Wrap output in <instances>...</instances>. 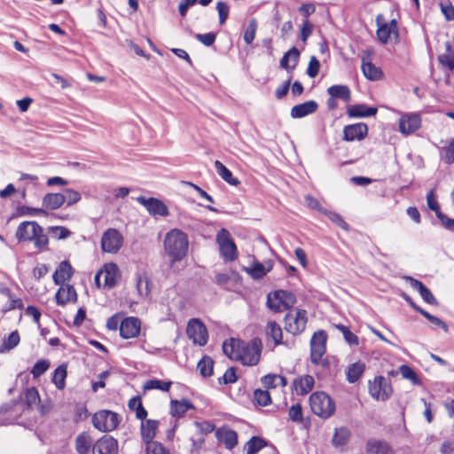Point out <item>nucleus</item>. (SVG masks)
I'll use <instances>...</instances> for the list:
<instances>
[{
	"instance_id": "nucleus-18",
	"label": "nucleus",
	"mask_w": 454,
	"mask_h": 454,
	"mask_svg": "<svg viewBox=\"0 0 454 454\" xmlns=\"http://www.w3.org/2000/svg\"><path fill=\"white\" fill-rule=\"evenodd\" d=\"M381 15H379L376 19L378 24L377 36L379 40L387 43L392 35L398 36L397 22L395 19L391 20L389 23H380Z\"/></svg>"
},
{
	"instance_id": "nucleus-4",
	"label": "nucleus",
	"mask_w": 454,
	"mask_h": 454,
	"mask_svg": "<svg viewBox=\"0 0 454 454\" xmlns=\"http://www.w3.org/2000/svg\"><path fill=\"white\" fill-rule=\"evenodd\" d=\"M296 303L295 295L289 291L277 290L267 295V307L274 312L288 309Z\"/></svg>"
},
{
	"instance_id": "nucleus-34",
	"label": "nucleus",
	"mask_w": 454,
	"mask_h": 454,
	"mask_svg": "<svg viewBox=\"0 0 454 454\" xmlns=\"http://www.w3.org/2000/svg\"><path fill=\"white\" fill-rule=\"evenodd\" d=\"M65 202L62 193H47L43 198V206L51 210L59 208Z\"/></svg>"
},
{
	"instance_id": "nucleus-41",
	"label": "nucleus",
	"mask_w": 454,
	"mask_h": 454,
	"mask_svg": "<svg viewBox=\"0 0 454 454\" xmlns=\"http://www.w3.org/2000/svg\"><path fill=\"white\" fill-rule=\"evenodd\" d=\"M268 445V442L260 436H252L246 443L247 454H256Z\"/></svg>"
},
{
	"instance_id": "nucleus-58",
	"label": "nucleus",
	"mask_w": 454,
	"mask_h": 454,
	"mask_svg": "<svg viewBox=\"0 0 454 454\" xmlns=\"http://www.w3.org/2000/svg\"><path fill=\"white\" fill-rule=\"evenodd\" d=\"M325 215L336 225L340 227L343 230H348V224L346 223V221L343 219V217L339 215L338 213L333 212V211H325Z\"/></svg>"
},
{
	"instance_id": "nucleus-26",
	"label": "nucleus",
	"mask_w": 454,
	"mask_h": 454,
	"mask_svg": "<svg viewBox=\"0 0 454 454\" xmlns=\"http://www.w3.org/2000/svg\"><path fill=\"white\" fill-rule=\"evenodd\" d=\"M73 274L74 269L70 262L68 261H63L53 273L52 278L56 285H62L65 281L70 280Z\"/></svg>"
},
{
	"instance_id": "nucleus-22",
	"label": "nucleus",
	"mask_w": 454,
	"mask_h": 454,
	"mask_svg": "<svg viewBox=\"0 0 454 454\" xmlns=\"http://www.w3.org/2000/svg\"><path fill=\"white\" fill-rule=\"evenodd\" d=\"M60 287L56 293V302L58 305L64 306L69 301H76L77 294L74 287L71 285H59Z\"/></svg>"
},
{
	"instance_id": "nucleus-61",
	"label": "nucleus",
	"mask_w": 454,
	"mask_h": 454,
	"mask_svg": "<svg viewBox=\"0 0 454 454\" xmlns=\"http://www.w3.org/2000/svg\"><path fill=\"white\" fill-rule=\"evenodd\" d=\"M195 38L205 46H211L216 39V34L209 32L207 34H195Z\"/></svg>"
},
{
	"instance_id": "nucleus-46",
	"label": "nucleus",
	"mask_w": 454,
	"mask_h": 454,
	"mask_svg": "<svg viewBox=\"0 0 454 454\" xmlns=\"http://www.w3.org/2000/svg\"><path fill=\"white\" fill-rule=\"evenodd\" d=\"M172 386V381H164L158 379L147 380L144 385L145 390L158 389L163 392H168Z\"/></svg>"
},
{
	"instance_id": "nucleus-7",
	"label": "nucleus",
	"mask_w": 454,
	"mask_h": 454,
	"mask_svg": "<svg viewBox=\"0 0 454 454\" xmlns=\"http://www.w3.org/2000/svg\"><path fill=\"white\" fill-rule=\"evenodd\" d=\"M216 240L219 245L221 256L228 262L235 261L238 257V251L230 232L225 229H222L216 236Z\"/></svg>"
},
{
	"instance_id": "nucleus-8",
	"label": "nucleus",
	"mask_w": 454,
	"mask_h": 454,
	"mask_svg": "<svg viewBox=\"0 0 454 454\" xmlns=\"http://www.w3.org/2000/svg\"><path fill=\"white\" fill-rule=\"evenodd\" d=\"M307 311L305 309H296L295 314L287 313L285 317V329L297 335L302 333L307 325Z\"/></svg>"
},
{
	"instance_id": "nucleus-64",
	"label": "nucleus",
	"mask_w": 454,
	"mask_h": 454,
	"mask_svg": "<svg viewBox=\"0 0 454 454\" xmlns=\"http://www.w3.org/2000/svg\"><path fill=\"white\" fill-rule=\"evenodd\" d=\"M146 450L147 454H169L168 450L158 442H150L146 447Z\"/></svg>"
},
{
	"instance_id": "nucleus-23",
	"label": "nucleus",
	"mask_w": 454,
	"mask_h": 454,
	"mask_svg": "<svg viewBox=\"0 0 454 454\" xmlns=\"http://www.w3.org/2000/svg\"><path fill=\"white\" fill-rule=\"evenodd\" d=\"M406 279L409 281L411 286L417 290L421 298L424 300L425 302L430 304V305H437V300L432 294V292L419 280L412 278V277H407Z\"/></svg>"
},
{
	"instance_id": "nucleus-39",
	"label": "nucleus",
	"mask_w": 454,
	"mask_h": 454,
	"mask_svg": "<svg viewBox=\"0 0 454 454\" xmlns=\"http://www.w3.org/2000/svg\"><path fill=\"white\" fill-rule=\"evenodd\" d=\"M215 167L217 174L229 184L237 186L240 184V181L238 178L233 177L231 171L227 168L220 160L215 161Z\"/></svg>"
},
{
	"instance_id": "nucleus-57",
	"label": "nucleus",
	"mask_w": 454,
	"mask_h": 454,
	"mask_svg": "<svg viewBox=\"0 0 454 454\" xmlns=\"http://www.w3.org/2000/svg\"><path fill=\"white\" fill-rule=\"evenodd\" d=\"M48 230L58 239H65L71 235V231L64 226H51Z\"/></svg>"
},
{
	"instance_id": "nucleus-13",
	"label": "nucleus",
	"mask_w": 454,
	"mask_h": 454,
	"mask_svg": "<svg viewBox=\"0 0 454 454\" xmlns=\"http://www.w3.org/2000/svg\"><path fill=\"white\" fill-rule=\"evenodd\" d=\"M421 126V118L419 114H404L399 119V131L403 135H411Z\"/></svg>"
},
{
	"instance_id": "nucleus-25",
	"label": "nucleus",
	"mask_w": 454,
	"mask_h": 454,
	"mask_svg": "<svg viewBox=\"0 0 454 454\" xmlns=\"http://www.w3.org/2000/svg\"><path fill=\"white\" fill-rule=\"evenodd\" d=\"M378 109L372 106H367L365 104H356L348 106L347 114L350 118H366L377 114Z\"/></svg>"
},
{
	"instance_id": "nucleus-51",
	"label": "nucleus",
	"mask_w": 454,
	"mask_h": 454,
	"mask_svg": "<svg viewBox=\"0 0 454 454\" xmlns=\"http://www.w3.org/2000/svg\"><path fill=\"white\" fill-rule=\"evenodd\" d=\"M436 188L431 189L427 194V204L430 210L435 213L436 217L442 212L441 211L440 205L436 200L435 194Z\"/></svg>"
},
{
	"instance_id": "nucleus-56",
	"label": "nucleus",
	"mask_w": 454,
	"mask_h": 454,
	"mask_svg": "<svg viewBox=\"0 0 454 454\" xmlns=\"http://www.w3.org/2000/svg\"><path fill=\"white\" fill-rule=\"evenodd\" d=\"M314 25L309 21V19H304L301 27V40L305 43L308 38L312 35Z\"/></svg>"
},
{
	"instance_id": "nucleus-27",
	"label": "nucleus",
	"mask_w": 454,
	"mask_h": 454,
	"mask_svg": "<svg viewBox=\"0 0 454 454\" xmlns=\"http://www.w3.org/2000/svg\"><path fill=\"white\" fill-rule=\"evenodd\" d=\"M158 426L159 421L155 419H147L141 423V437L147 445L150 442H154L153 440L155 437Z\"/></svg>"
},
{
	"instance_id": "nucleus-37",
	"label": "nucleus",
	"mask_w": 454,
	"mask_h": 454,
	"mask_svg": "<svg viewBox=\"0 0 454 454\" xmlns=\"http://www.w3.org/2000/svg\"><path fill=\"white\" fill-rule=\"evenodd\" d=\"M364 370L365 364L362 362L350 364L346 371L347 380L349 383L356 382L363 375Z\"/></svg>"
},
{
	"instance_id": "nucleus-14",
	"label": "nucleus",
	"mask_w": 454,
	"mask_h": 454,
	"mask_svg": "<svg viewBox=\"0 0 454 454\" xmlns=\"http://www.w3.org/2000/svg\"><path fill=\"white\" fill-rule=\"evenodd\" d=\"M369 391L372 397L386 400L390 396L392 387L383 376H378L374 379L373 382L370 384Z\"/></svg>"
},
{
	"instance_id": "nucleus-33",
	"label": "nucleus",
	"mask_w": 454,
	"mask_h": 454,
	"mask_svg": "<svg viewBox=\"0 0 454 454\" xmlns=\"http://www.w3.org/2000/svg\"><path fill=\"white\" fill-rule=\"evenodd\" d=\"M261 382L263 387L266 389L276 388L277 387H286L287 385V380L286 377L275 374L269 373L261 378Z\"/></svg>"
},
{
	"instance_id": "nucleus-44",
	"label": "nucleus",
	"mask_w": 454,
	"mask_h": 454,
	"mask_svg": "<svg viewBox=\"0 0 454 454\" xmlns=\"http://www.w3.org/2000/svg\"><path fill=\"white\" fill-rule=\"evenodd\" d=\"M197 368L203 377H210L214 372V360L209 356H203L199 361Z\"/></svg>"
},
{
	"instance_id": "nucleus-38",
	"label": "nucleus",
	"mask_w": 454,
	"mask_h": 454,
	"mask_svg": "<svg viewBox=\"0 0 454 454\" xmlns=\"http://www.w3.org/2000/svg\"><path fill=\"white\" fill-rule=\"evenodd\" d=\"M92 439L89 433L82 432L75 439V449L78 454H88Z\"/></svg>"
},
{
	"instance_id": "nucleus-19",
	"label": "nucleus",
	"mask_w": 454,
	"mask_h": 454,
	"mask_svg": "<svg viewBox=\"0 0 454 454\" xmlns=\"http://www.w3.org/2000/svg\"><path fill=\"white\" fill-rule=\"evenodd\" d=\"M94 450L98 454H118V441L111 435H103L96 442Z\"/></svg>"
},
{
	"instance_id": "nucleus-47",
	"label": "nucleus",
	"mask_w": 454,
	"mask_h": 454,
	"mask_svg": "<svg viewBox=\"0 0 454 454\" xmlns=\"http://www.w3.org/2000/svg\"><path fill=\"white\" fill-rule=\"evenodd\" d=\"M228 450H232L238 444V434L231 429L225 430L219 437Z\"/></svg>"
},
{
	"instance_id": "nucleus-40",
	"label": "nucleus",
	"mask_w": 454,
	"mask_h": 454,
	"mask_svg": "<svg viewBox=\"0 0 454 454\" xmlns=\"http://www.w3.org/2000/svg\"><path fill=\"white\" fill-rule=\"evenodd\" d=\"M67 376V370L66 364H60L54 370L52 374V382L58 389L62 390L65 388Z\"/></svg>"
},
{
	"instance_id": "nucleus-50",
	"label": "nucleus",
	"mask_w": 454,
	"mask_h": 454,
	"mask_svg": "<svg viewBox=\"0 0 454 454\" xmlns=\"http://www.w3.org/2000/svg\"><path fill=\"white\" fill-rule=\"evenodd\" d=\"M254 400L260 406H268L271 403V396L268 389H255L254 391Z\"/></svg>"
},
{
	"instance_id": "nucleus-17",
	"label": "nucleus",
	"mask_w": 454,
	"mask_h": 454,
	"mask_svg": "<svg viewBox=\"0 0 454 454\" xmlns=\"http://www.w3.org/2000/svg\"><path fill=\"white\" fill-rule=\"evenodd\" d=\"M141 329V322L137 317L124 318L120 324V335L123 339L137 337Z\"/></svg>"
},
{
	"instance_id": "nucleus-10",
	"label": "nucleus",
	"mask_w": 454,
	"mask_h": 454,
	"mask_svg": "<svg viewBox=\"0 0 454 454\" xmlns=\"http://www.w3.org/2000/svg\"><path fill=\"white\" fill-rule=\"evenodd\" d=\"M123 244V237L121 232L114 228L107 229L101 238V248L109 254L117 253Z\"/></svg>"
},
{
	"instance_id": "nucleus-43",
	"label": "nucleus",
	"mask_w": 454,
	"mask_h": 454,
	"mask_svg": "<svg viewBox=\"0 0 454 454\" xmlns=\"http://www.w3.org/2000/svg\"><path fill=\"white\" fill-rule=\"evenodd\" d=\"M20 341V338L18 331L12 332L6 338L3 340V342L0 345V353H5L14 348L19 345Z\"/></svg>"
},
{
	"instance_id": "nucleus-15",
	"label": "nucleus",
	"mask_w": 454,
	"mask_h": 454,
	"mask_svg": "<svg viewBox=\"0 0 454 454\" xmlns=\"http://www.w3.org/2000/svg\"><path fill=\"white\" fill-rule=\"evenodd\" d=\"M100 273L104 278L103 287L106 289L114 288L121 278V272L116 263H106L100 270Z\"/></svg>"
},
{
	"instance_id": "nucleus-29",
	"label": "nucleus",
	"mask_w": 454,
	"mask_h": 454,
	"mask_svg": "<svg viewBox=\"0 0 454 454\" xmlns=\"http://www.w3.org/2000/svg\"><path fill=\"white\" fill-rule=\"evenodd\" d=\"M446 52L438 56L439 63L448 68L450 71L454 70V37L452 41L445 43Z\"/></svg>"
},
{
	"instance_id": "nucleus-60",
	"label": "nucleus",
	"mask_w": 454,
	"mask_h": 454,
	"mask_svg": "<svg viewBox=\"0 0 454 454\" xmlns=\"http://www.w3.org/2000/svg\"><path fill=\"white\" fill-rule=\"evenodd\" d=\"M319 68H320L319 60L317 59L316 56H311L309 62L308 68H307V74L310 78H315L319 73Z\"/></svg>"
},
{
	"instance_id": "nucleus-5",
	"label": "nucleus",
	"mask_w": 454,
	"mask_h": 454,
	"mask_svg": "<svg viewBox=\"0 0 454 454\" xmlns=\"http://www.w3.org/2000/svg\"><path fill=\"white\" fill-rule=\"evenodd\" d=\"M121 422L120 415L108 410H101L92 416V424L98 431L106 433L117 428Z\"/></svg>"
},
{
	"instance_id": "nucleus-36",
	"label": "nucleus",
	"mask_w": 454,
	"mask_h": 454,
	"mask_svg": "<svg viewBox=\"0 0 454 454\" xmlns=\"http://www.w3.org/2000/svg\"><path fill=\"white\" fill-rule=\"evenodd\" d=\"M327 93L335 98L349 102L351 100V91L347 85H333L327 89Z\"/></svg>"
},
{
	"instance_id": "nucleus-6",
	"label": "nucleus",
	"mask_w": 454,
	"mask_h": 454,
	"mask_svg": "<svg viewBox=\"0 0 454 454\" xmlns=\"http://www.w3.org/2000/svg\"><path fill=\"white\" fill-rule=\"evenodd\" d=\"M262 344L259 338H254L250 342L244 344L243 350L236 361H239L243 365H256L261 358Z\"/></svg>"
},
{
	"instance_id": "nucleus-53",
	"label": "nucleus",
	"mask_w": 454,
	"mask_h": 454,
	"mask_svg": "<svg viewBox=\"0 0 454 454\" xmlns=\"http://www.w3.org/2000/svg\"><path fill=\"white\" fill-rule=\"evenodd\" d=\"M399 372L402 374V377L405 380H409L414 385H419L420 380L419 379L416 372L407 364H402L399 367Z\"/></svg>"
},
{
	"instance_id": "nucleus-16",
	"label": "nucleus",
	"mask_w": 454,
	"mask_h": 454,
	"mask_svg": "<svg viewBox=\"0 0 454 454\" xmlns=\"http://www.w3.org/2000/svg\"><path fill=\"white\" fill-rule=\"evenodd\" d=\"M368 134V126L364 122L346 125L343 129V140L352 142L363 140Z\"/></svg>"
},
{
	"instance_id": "nucleus-45",
	"label": "nucleus",
	"mask_w": 454,
	"mask_h": 454,
	"mask_svg": "<svg viewBox=\"0 0 454 454\" xmlns=\"http://www.w3.org/2000/svg\"><path fill=\"white\" fill-rule=\"evenodd\" d=\"M267 335L274 340L275 346L282 343L283 332L279 325L271 321L267 324L266 328Z\"/></svg>"
},
{
	"instance_id": "nucleus-32",
	"label": "nucleus",
	"mask_w": 454,
	"mask_h": 454,
	"mask_svg": "<svg viewBox=\"0 0 454 454\" xmlns=\"http://www.w3.org/2000/svg\"><path fill=\"white\" fill-rule=\"evenodd\" d=\"M389 444L382 440L369 439L366 442L367 454H389Z\"/></svg>"
},
{
	"instance_id": "nucleus-24",
	"label": "nucleus",
	"mask_w": 454,
	"mask_h": 454,
	"mask_svg": "<svg viewBox=\"0 0 454 454\" xmlns=\"http://www.w3.org/2000/svg\"><path fill=\"white\" fill-rule=\"evenodd\" d=\"M315 385V380L311 375L306 374L298 377L293 381L294 390L299 395H305L309 393Z\"/></svg>"
},
{
	"instance_id": "nucleus-11",
	"label": "nucleus",
	"mask_w": 454,
	"mask_h": 454,
	"mask_svg": "<svg viewBox=\"0 0 454 454\" xmlns=\"http://www.w3.org/2000/svg\"><path fill=\"white\" fill-rule=\"evenodd\" d=\"M189 339L192 340L194 344L205 346L208 340L206 325L199 318L189 320L186 329Z\"/></svg>"
},
{
	"instance_id": "nucleus-30",
	"label": "nucleus",
	"mask_w": 454,
	"mask_h": 454,
	"mask_svg": "<svg viewBox=\"0 0 454 454\" xmlns=\"http://www.w3.org/2000/svg\"><path fill=\"white\" fill-rule=\"evenodd\" d=\"M136 288L140 297H148L151 293L152 283L146 272L136 273Z\"/></svg>"
},
{
	"instance_id": "nucleus-1",
	"label": "nucleus",
	"mask_w": 454,
	"mask_h": 454,
	"mask_svg": "<svg viewBox=\"0 0 454 454\" xmlns=\"http://www.w3.org/2000/svg\"><path fill=\"white\" fill-rule=\"evenodd\" d=\"M15 237L19 242H33L38 250H47L48 236L35 221H24L17 227Z\"/></svg>"
},
{
	"instance_id": "nucleus-9",
	"label": "nucleus",
	"mask_w": 454,
	"mask_h": 454,
	"mask_svg": "<svg viewBox=\"0 0 454 454\" xmlns=\"http://www.w3.org/2000/svg\"><path fill=\"white\" fill-rule=\"evenodd\" d=\"M327 334L324 330H319L312 335L310 340V361L318 364L326 350Z\"/></svg>"
},
{
	"instance_id": "nucleus-49",
	"label": "nucleus",
	"mask_w": 454,
	"mask_h": 454,
	"mask_svg": "<svg viewBox=\"0 0 454 454\" xmlns=\"http://www.w3.org/2000/svg\"><path fill=\"white\" fill-rule=\"evenodd\" d=\"M257 26V20L254 18L249 20L248 25L244 32V41L247 44H251L254 40Z\"/></svg>"
},
{
	"instance_id": "nucleus-31",
	"label": "nucleus",
	"mask_w": 454,
	"mask_h": 454,
	"mask_svg": "<svg viewBox=\"0 0 454 454\" xmlns=\"http://www.w3.org/2000/svg\"><path fill=\"white\" fill-rule=\"evenodd\" d=\"M299 58V50L292 47L280 59V67L287 71H293L298 64Z\"/></svg>"
},
{
	"instance_id": "nucleus-59",
	"label": "nucleus",
	"mask_w": 454,
	"mask_h": 454,
	"mask_svg": "<svg viewBox=\"0 0 454 454\" xmlns=\"http://www.w3.org/2000/svg\"><path fill=\"white\" fill-rule=\"evenodd\" d=\"M443 160L447 164L454 163V138L449 141L447 146L442 148Z\"/></svg>"
},
{
	"instance_id": "nucleus-3",
	"label": "nucleus",
	"mask_w": 454,
	"mask_h": 454,
	"mask_svg": "<svg viewBox=\"0 0 454 454\" xmlns=\"http://www.w3.org/2000/svg\"><path fill=\"white\" fill-rule=\"evenodd\" d=\"M311 411L321 419L332 417L336 410L335 403L325 392H314L309 396Z\"/></svg>"
},
{
	"instance_id": "nucleus-28",
	"label": "nucleus",
	"mask_w": 454,
	"mask_h": 454,
	"mask_svg": "<svg viewBox=\"0 0 454 454\" xmlns=\"http://www.w3.org/2000/svg\"><path fill=\"white\" fill-rule=\"evenodd\" d=\"M189 410H195V406L187 399L170 401V414L173 417L182 418Z\"/></svg>"
},
{
	"instance_id": "nucleus-52",
	"label": "nucleus",
	"mask_w": 454,
	"mask_h": 454,
	"mask_svg": "<svg viewBox=\"0 0 454 454\" xmlns=\"http://www.w3.org/2000/svg\"><path fill=\"white\" fill-rule=\"evenodd\" d=\"M51 363L47 359H40L38 360L34 366L32 367L30 372L33 375L34 379L39 378L42 376L49 368Z\"/></svg>"
},
{
	"instance_id": "nucleus-21",
	"label": "nucleus",
	"mask_w": 454,
	"mask_h": 454,
	"mask_svg": "<svg viewBox=\"0 0 454 454\" xmlns=\"http://www.w3.org/2000/svg\"><path fill=\"white\" fill-rule=\"evenodd\" d=\"M244 344V340L231 338L223 343V351L229 358L236 361L243 350Z\"/></svg>"
},
{
	"instance_id": "nucleus-2",
	"label": "nucleus",
	"mask_w": 454,
	"mask_h": 454,
	"mask_svg": "<svg viewBox=\"0 0 454 454\" xmlns=\"http://www.w3.org/2000/svg\"><path fill=\"white\" fill-rule=\"evenodd\" d=\"M188 245L187 235L178 229H173L166 234L164 249L166 254L171 258L172 264L186 256Z\"/></svg>"
},
{
	"instance_id": "nucleus-35",
	"label": "nucleus",
	"mask_w": 454,
	"mask_h": 454,
	"mask_svg": "<svg viewBox=\"0 0 454 454\" xmlns=\"http://www.w3.org/2000/svg\"><path fill=\"white\" fill-rule=\"evenodd\" d=\"M364 75L371 81H379L382 78L383 73L380 67H377L372 62L362 61L361 66Z\"/></svg>"
},
{
	"instance_id": "nucleus-42",
	"label": "nucleus",
	"mask_w": 454,
	"mask_h": 454,
	"mask_svg": "<svg viewBox=\"0 0 454 454\" xmlns=\"http://www.w3.org/2000/svg\"><path fill=\"white\" fill-rule=\"evenodd\" d=\"M350 438V431L345 427L336 428L333 436L332 442L335 447L344 446Z\"/></svg>"
},
{
	"instance_id": "nucleus-20",
	"label": "nucleus",
	"mask_w": 454,
	"mask_h": 454,
	"mask_svg": "<svg viewBox=\"0 0 454 454\" xmlns=\"http://www.w3.org/2000/svg\"><path fill=\"white\" fill-rule=\"evenodd\" d=\"M317 109L318 104L315 100H309L302 104L294 106L291 109L290 115L294 119H300L314 114Z\"/></svg>"
},
{
	"instance_id": "nucleus-12",
	"label": "nucleus",
	"mask_w": 454,
	"mask_h": 454,
	"mask_svg": "<svg viewBox=\"0 0 454 454\" xmlns=\"http://www.w3.org/2000/svg\"><path fill=\"white\" fill-rule=\"evenodd\" d=\"M137 201L144 206L151 215L156 216H168L169 215L167 205L160 200L151 197L145 198L139 196L137 198Z\"/></svg>"
},
{
	"instance_id": "nucleus-54",
	"label": "nucleus",
	"mask_w": 454,
	"mask_h": 454,
	"mask_svg": "<svg viewBox=\"0 0 454 454\" xmlns=\"http://www.w3.org/2000/svg\"><path fill=\"white\" fill-rule=\"evenodd\" d=\"M24 402L27 407H32L40 402L38 390L35 387H29L25 391Z\"/></svg>"
},
{
	"instance_id": "nucleus-48",
	"label": "nucleus",
	"mask_w": 454,
	"mask_h": 454,
	"mask_svg": "<svg viewBox=\"0 0 454 454\" xmlns=\"http://www.w3.org/2000/svg\"><path fill=\"white\" fill-rule=\"evenodd\" d=\"M246 271L254 279H261L267 274L268 271H270V269H266L262 262H256L251 268L246 269Z\"/></svg>"
},
{
	"instance_id": "nucleus-63",
	"label": "nucleus",
	"mask_w": 454,
	"mask_h": 454,
	"mask_svg": "<svg viewBox=\"0 0 454 454\" xmlns=\"http://www.w3.org/2000/svg\"><path fill=\"white\" fill-rule=\"evenodd\" d=\"M289 419L294 422L302 421V408L300 403L292 405L288 411Z\"/></svg>"
},
{
	"instance_id": "nucleus-55",
	"label": "nucleus",
	"mask_w": 454,
	"mask_h": 454,
	"mask_svg": "<svg viewBox=\"0 0 454 454\" xmlns=\"http://www.w3.org/2000/svg\"><path fill=\"white\" fill-rule=\"evenodd\" d=\"M238 380V376L236 374V369L234 367L228 368L224 374L218 379L220 384H231Z\"/></svg>"
},
{
	"instance_id": "nucleus-62",
	"label": "nucleus",
	"mask_w": 454,
	"mask_h": 454,
	"mask_svg": "<svg viewBox=\"0 0 454 454\" xmlns=\"http://www.w3.org/2000/svg\"><path fill=\"white\" fill-rule=\"evenodd\" d=\"M216 10L219 15V23L224 24L229 16L230 8L229 5L224 2H217Z\"/></svg>"
}]
</instances>
